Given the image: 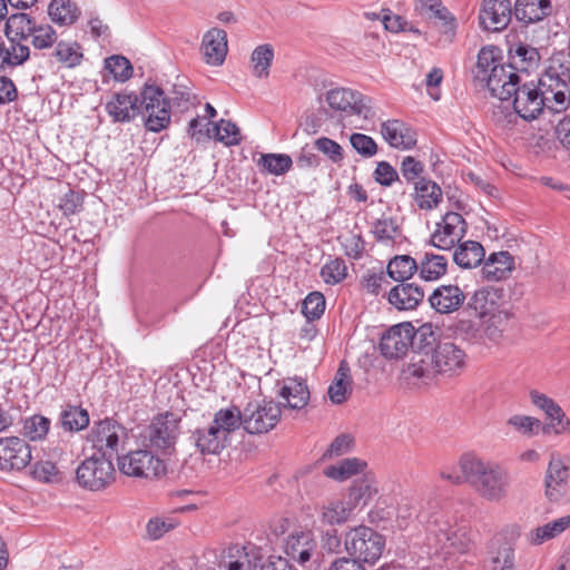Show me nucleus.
Wrapping results in <instances>:
<instances>
[{
	"instance_id": "48",
	"label": "nucleus",
	"mask_w": 570,
	"mask_h": 570,
	"mask_svg": "<svg viewBox=\"0 0 570 570\" xmlns=\"http://www.w3.org/2000/svg\"><path fill=\"white\" fill-rule=\"evenodd\" d=\"M274 59V49L271 45H259L250 56V70L253 76L259 79L269 76V68Z\"/></svg>"
},
{
	"instance_id": "13",
	"label": "nucleus",
	"mask_w": 570,
	"mask_h": 570,
	"mask_svg": "<svg viewBox=\"0 0 570 570\" xmlns=\"http://www.w3.org/2000/svg\"><path fill=\"white\" fill-rule=\"evenodd\" d=\"M89 440L100 455L111 459L125 444L127 431L117 422L106 419L94 425Z\"/></svg>"
},
{
	"instance_id": "35",
	"label": "nucleus",
	"mask_w": 570,
	"mask_h": 570,
	"mask_svg": "<svg viewBox=\"0 0 570 570\" xmlns=\"http://www.w3.org/2000/svg\"><path fill=\"white\" fill-rule=\"evenodd\" d=\"M440 186L426 178H420L414 184V202L420 209L432 210L442 202Z\"/></svg>"
},
{
	"instance_id": "11",
	"label": "nucleus",
	"mask_w": 570,
	"mask_h": 570,
	"mask_svg": "<svg viewBox=\"0 0 570 570\" xmlns=\"http://www.w3.org/2000/svg\"><path fill=\"white\" fill-rule=\"evenodd\" d=\"M318 544L311 531H299L287 537L285 553L306 570H317L320 566Z\"/></svg>"
},
{
	"instance_id": "28",
	"label": "nucleus",
	"mask_w": 570,
	"mask_h": 570,
	"mask_svg": "<svg viewBox=\"0 0 570 570\" xmlns=\"http://www.w3.org/2000/svg\"><path fill=\"white\" fill-rule=\"evenodd\" d=\"M424 298V291L414 283L400 282L391 288L389 303L400 311L414 309Z\"/></svg>"
},
{
	"instance_id": "9",
	"label": "nucleus",
	"mask_w": 570,
	"mask_h": 570,
	"mask_svg": "<svg viewBox=\"0 0 570 570\" xmlns=\"http://www.w3.org/2000/svg\"><path fill=\"white\" fill-rule=\"evenodd\" d=\"M154 450L130 451L118 458V468L121 473L134 478H158L166 472L161 459L153 453Z\"/></svg>"
},
{
	"instance_id": "8",
	"label": "nucleus",
	"mask_w": 570,
	"mask_h": 570,
	"mask_svg": "<svg viewBox=\"0 0 570 570\" xmlns=\"http://www.w3.org/2000/svg\"><path fill=\"white\" fill-rule=\"evenodd\" d=\"M115 468L111 459L104 455H92L83 460L76 471L78 484L90 491H100L111 484Z\"/></svg>"
},
{
	"instance_id": "1",
	"label": "nucleus",
	"mask_w": 570,
	"mask_h": 570,
	"mask_svg": "<svg viewBox=\"0 0 570 570\" xmlns=\"http://www.w3.org/2000/svg\"><path fill=\"white\" fill-rule=\"evenodd\" d=\"M458 465L460 472L449 466L442 468L440 478L456 485L468 482L475 494L488 503L501 504L509 499L511 475L501 464L466 452L459 458Z\"/></svg>"
},
{
	"instance_id": "4",
	"label": "nucleus",
	"mask_w": 570,
	"mask_h": 570,
	"mask_svg": "<svg viewBox=\"0 0 570 570\" xmlns=\"http://www.w3.org/2000/svg\"><path fill=\"white\" fill-rule=\"evenodd\" d=\"M428 543L434 553H464L473 544L470 531L465 527L451 524L446 519H435L428 528Z\"/></svg>"
},
{
	"instance_id": "64",
	"label": "nucleus",
	"mask_w": 570,
	"mask_h": 570,
	"mask_svg": "<svg viewBox=\"0 0 570 570\" xmlns=\"http://www.w3.org/2000/svg\"><path fill=\"white\" fill-rule=\"evenodd\" d=\"M32 473L35 479L46 483H51L59 480V469L56 463L50 460H42L37 462L33 466Z\"/></svg>"
},
{
	"instance_id": "43",
	"label": "nucleus",
	"mask_w": 570,
	"mask_h": 570,
	"mask_svg": "<svg viewBox=\"0 0 570 570\" xmlns=\"http://www.w3.org/2000/svg\"><path fill=\"white\" fill-rule=\"evenodd\" d=\"M48 14L53 23L67 27L78 20L80 10L71 0H51L48 6Z\"/></svg>"
},
{
	"instance_id": "21",
	"label": "nucleus",
	"mask_w": 570,
	"mask_h": 570,
	"mask_svg": "<svg viewBox=\"0 0 570 570\" xmlns=\"http://www.w3.org/2000/svg\"><path fill=\"white\" fill-rule=\"evenodd\" d=\"M355 510L344 494L323 501L316 508L317 519L323 525H343L352 520Z\"/></svg>"
},
{
	"instance_id": "47",
	"label": "nucleus",
	"mask_w": 570,
	"mask_h": 570,
	"mask_svg": "<svg viewBox=\"0 0 570 570\" xmlns=\"http://www.w3.org/2000/svg\"><path fill=\"white\" fill-rule=\"evenodd\" d=\"M52 57L67 68H75L82 61L81 47L76 41H58L53 47Z\"/></svg>"
},
{
	"instance_id": "19",
	"label": "nucleus",
	"mask_w": 570,
	"mask_h": 570,
	"mask_svg": "<svg viewBox=\"0 0 570 570\" xmlns=\"http://www.w3.org/2000/svg\"><path fill=\"white\" fill-rule=\"evenodd\" d=\"M263 559L262 549L253 543L234 544L223 551L219 568L223 570H255Z\"/></svg>"
},
{
	"instance_id": "26",
	"label": "nucleus",
	"mask_w": 570,
	"mask_h": 570,
	"mask_svg": "<svg viewBox=\"0 0 570 570\" xmlns=\"http://www.w3.org/2000/svg\"><path fill=\"white\" fill-rule=\"evenodd\" d=\"M465 295L461 287L453 284L438 286L429 297L431 306L441 314L458 311L464 303Z\"/></svg>"
},
{
	"instance_id": "24",
	"label": "nucleus",
	"mask_w": 570,
	"mask_h": 570,
	"mask_svg": "<svg viewBox=\"0 0 570 570\" xmlns=\"http://www.w3.org/2000/svg\"><path fill=\"white\" fill-rule=\"evenodd\" d=\"M106 111L115 122H129L140 114L139 97L132 91L115 94L106 104Z\"/></svg>"
},
{
	"instance_id": "7",
	"label": "nucleus",
	"mask_w": 570,
	"mask_h": 570,
	"mask_svg": "<svg viewBox=\"0 0 570 570\" xmlns=\"http://www.w3.org/2000/svg\"><path fill=\"white\" fill-rule=\"evenodd\" d=\"M180 417L165 412L154 417L144 435L145 444L155 452L169 453L179 435Z\"/></svg>"
},
{
	"instance_id": "62",
	"label": "nucleus",
	"mask_w": 570,
	"mask_h": 570,
	"mask_svg": "<svg viewBox=\"0 0 570 570\" xmlns=\"http://www.w3.org/2000/svg\"><path fill=\"white\" fill-rule=\"evenodd\" d=\"M325 309V298L320 292L309 293L303 302L302 312L308 320L320 318Z\"/></svg>"
},
{
	"instance_id": "55",
	"label": "nucleus",
	"mask_w": 570,
	"mask_h": 570,
	"mask_svg": "<svg viewBox=\"0 0 570 570\" xmlns=\"http://www.w3.org/2000/svg\"><path fill=\"white\" fill-rule=\"evenodd\" d=\"M58 42V35L56 30L48 23H37L30 43L36 50L51 49Z\"/></svg>"
},
{
	"instance_id": "14",
	"label": "nucleus",
	"mask_w": 570,
	"mask_h": 570,
	"mask_svg": "<svg viewBox=\"0 0 570 570\" xmlns=\"http://www.w3.org/2000/svg\"><path fill=\"white\" fill-rule=\"evenodd\" d=\"M539 89L535 81L522 79L512 92L513 110L523 120H534L542 114L546 105L541 98L543 94Z\"/></svg>"
},
{
	"instance_id": "54",
	"label": "nucleus",
	"mask_w": 570,
	"mask_h": 570,
	"mask_svg": "<svg viewBox=\"0 0 570 570\" xmlns=\"http://www.w3.org/2000/svg\"><path fill=\"white\" fill-rule=\"evenodd\" d=\"M213 137L226 146L237 145L240 141L239 130L237 126L228 120H220L207 128V137Z\"/></svg>"
},
{
	"instance_id": "39",
	"label": "nucleus",
	"mask_w": 570,
	"mask_h": 570,
	"mask_svg": "<svg viewBox=\"0 0 570 570\" xmlns=\"http://www.w3.org/2000/svg\"><path fill=\"white\" fill-rule=\"evenodd\" d=\"M37 21L28 13H13L7 18L4 33L8 40L22 42L30 39Z\"/></svg>"
},
{
	"instance_id": "20",
	"label": "nucleus",
	"mask_w": 570,
	"mask_h": 570,
	"mask_svg": "<svg viewBox=\"0 0 570 570\" xmlns=\"http://www.w3.org/2000/svg\"><path fill=\"white\" fill-rule=\"evenodd\" d=\"M29 444L17 436L0 438V469L22 470L31 461Z\"/></svg>"
},
{
	"instance_id": "51",
	"label": "nucleus",
	"mask_w": 570,
	"mask_h": 570,
	"mask_svg": "<svg viewBox=\"0 0 570 570\" xmlns=\"http://www.w3.org/2000/svg\"><path fill=\"white\" fill-rule=\"evenodd\" d=\"M507 425L514 432L528 438L538 435L540 429L547 432V426H543L539 419L524 414L511 415L507 420Z\"/></svg>"
},
{
	"instance_id": "58",
	"label": "nucleus",
	"mask_w": 570,
	"mask_h": 570,
	"mask_svg": "<svg viewBox=\"0 0 570 570\" xmlns=\"http://www.w3.org/2000/svg\"><path fill=\"white\" fill-rule=\"evenodd\" d=\"M50 430V420L42 415H32L24 421L23 434L31 441H41Z\"/></svg>"
},
{
	"instance_id": "36",
	"label": "nucleus",
	"mask_w": 570,
	"mask_h": 570,
	"mask_svg": "<svg viewBox=\"0 0 570 570\" xmlns=\"http://www.w3.org/2000/svg\"><path fill=\"white\" fill-rule=\"evenodd\" d=\"M30 55L28 45L12 40L0 42V72L23 65Z\"/></svg>"
},
{
	"instance_id": "22",
	"label": "nucleus",
	"mask_w": 570,
	"mask_h": 570,
	"mask_svg": "<svg viewBox=\"0 0 570 570\" xmlns=\"http://www.w3.org/2000/svg\"><path fill=\"white\" fill-rule=\"evenodd\" d=\"M540 91L543 94L541 98L546 105L554 110H562L567 105L568 85L566 80L554 71H547L535 82Z\"/></svg>"
},
{
	"instance_id": "10",
	"label": "nucleus",
	"mask_w": 570,
	"mask_h": 570,
	"mask_svg": "<svg viewBox=\"0 0 570 570\" xmlns=\"http://www.w3.org/2000/svg\"><path fill=\"white\" fill-rule=\"evenodd\" d=\"M282 410L273 401L250 402L243 410V429L249 434L273 430L281 420Z\"/></svg>"
},
{
	"instance_id": "16",
	"label": "nucleus",
	"mask_w": 570,
	"mask_h": 570,
	"mask_svg": "<svg viewBox=\"0 0 570 570\" xmlns=\"http://www.w3.org/2000/svg\"><path fill=\"white\" fill-rule=\"evenodd\" d=\"M324 100L334 111L347 115H357L368 118L371 108L365 104V97L351 88L337 87L330 89L324 95Z\"/></svg>"
},
{
	"instance_id": "25",
	"label": "nucleus",
	"mask_w": 570,
	"mask_h": 570,
	"mask_svg": "<svg viewBox=\"0 0 570 570\" xmlns=\"http://www.w3.org/2000/svg\"><path fill=\"white\" fill-rule=\"evenodd\" d=\"M381 135L391 147L396 149H411L416 144L415 131L397 119L383 121L381 124Z\"/></svg>"
},
{
	"instance_id": "41",
	"label": "nucleus",
	"mask_w": 570,
	"mask_h": 570,
	"mask_svg": "<svg viewBox=\"0 0 570 570\" xmlns=\"http://www.w3.org/2000/svg\"><path fill=\"white\" fill-rule=\"evenodd\" d=\"M509 320L510 313L505 309H501L495 314L480 320L483 343H500L503 338V333L508 328Z\"/></svg>"
},
{
	"instance_id": "56",
	"label": "nucleus",
	"mask_w": 570,
	"mask_h": 570,
	"mask_svg": "<svg viewBox=\"0 0 570 570\" xmlns=\"http://www.w3.org/2000/svg\"><path fill=\"white\" fill-rule=\"evenodd\" d=\"M258 165L268 174L279 176L292 168L293 160L286 154H265L259 158Z\"/></svg>"
},
{
	"instance_id": "6",
	"label": "nucleus",
	"mask_w": 570,
	"mask_h": 570,
	"mask_svg": "<svg viewBox=\"0 0 570 570\" xmlns=\"http://www.w3.org/2000/svg\"><path fill=\"white\" fill-rule=\"evenodd\" d=\"M140 112L145 115L147 130L159 132L170 124V106L163 89L156 85L146 83L140 90Z\"/></svg>"
},
{
	"instance_id": "50",
	"label": "nucleus",
	"mask_w": 570,
	"mask_h": 570,
	"mask_svg": "<svg viewBox=\"0 0 570 570\" xmlns=\"http://www.w3.org/2000/svg\"><path fill=\"white\" fill-rule=\"evenodd\" d=\"M60 422L65 430L78 432L89 425V414L80 406L67 405L60 413Z\"/></svg>"
},
{
	"instance_id": "29",
	"label": "nucleus",
	"mask_w": 570,
	"mask_h": 570,
	"mask_svg": "<svg viewBox=\"0 0 570 570\" xmlns=\"http://www.w3.org/2000/svg\"><path fill=\"white\" fill-rule=\"evenodd\" d=\"M193 439L202 454H219L229 443L213 422L196 429Z\"/></svg>"
},
{
	"instance_id": "40",
	"label": "nucleus",
	"mask_w": 570,
	"mask_h": 570,
	"mask_svg": "<svg viewBox=\"0 0 570 570\" xmlns=\"http://www.w3.org/2000/svg\"><path fill=\"white\" fill-rule=\"evenodd\" d=\"M551 8L550 0H517L514 14L520 21L533 23L549 16Z\"/></svg>"
},
{
	"instance_id": "31",
	"label": "nucleus",
	"mask_w": 570,
	"mask_h": 570,
	"mask_svg": "<svg viewBox=\"0 0 570 570\" xmlns=\"http://www.w3.org/2000/svg\"><path fill=\"white\" fill-rule=\"evenodd\" d=\"M379 493V483L372 473H365L362 479L356 480L343 493L354 510L357 507H365Z\"/></svg>"
},
{
	"instance_id": "15",
	"label": "nucleus",
	"mask_w": 570,
	"mask_h": 570,
	"mask_svg": "<svg viewBox=\"0 0 570 570\" xmlns=\"http://www.w3.org/2000/svg\"><path fill=\"white\" fill-rule=\"evenodd\" d=\"M466 233V223L461 214L449 212L443 215L431 234L430 243L439 249L450 250L461 242Z\"/></svg>"
},
{
	"instance_id": "3",
	"label": "nucleus",
	"mask_w": 570,
	"mask_h": 570,
	"mask_svg": "<svg viewBox=\"0 0 570 570\" xmlns=\"http://www.w3.org/2000/svg\"><path fill=\"white\" fill-rule=\"evenodd\" d=\"M495 47H483L478 55L475 77L485 82L491 95L502 101L509 100L523 76L513 66L501 62Z\"/></svg>"
},
{
	"instance_id": "59",
	"label": "nucleus",
	"mask_w": 570,
	"mask_h": 570,
	"mask_svg": "<svg viewBox=\"0 0 570 570\" xmlns=\"http://www.w3.org/2000/svg\"><path fill=\"white\" fill-rule=\"evenodd\" d=\"M177 525L178 522L171 517H154L146 524V533L150 540H158Z\"/></svg>"
},
{
	"instance_id": "53",
	"label": "nucleus",
	"mask_w": 570,
	"mask_h": 570,
	"mask_svg": "<svg viewBox=\"0 0 570 570\" xmlns=\"http://www.w3.org/2000/svg\"><path fill=\"white\" fill-rule=\"evenodd\" d=\"M529 397L531 403L546 414L547 419L550 421V426L554 423L557 417H562L563 410L557 402H554V400L549 397L547 394L541 393L537 390H532L529 393Z\"/></svg>"
},
{
	"instance_id": "23",
	"label": "nucleus",
	"mask_w": 570,
	"mask_h": 570,
	"mask_svg": "<svg viewBox=\"0 0 570 570\" xmlns=\"http://www.w3.org/2000/svg\"><path fill=\"white\" fill-rule=\"evenodd\" d=\"M512 18L510 0H483L480 11V24L489 31H501L508 27Z\"/></svg>"
},
{
	"instance_id": "57",
	"label": "nucleus",
	"mask_w": 570,
	"mask_h": 570,
	"mask_svg": "<svg viewBox=\"0 0 570 570\" xmlns=\"http://www.w3.org/2000/svg\"><path fill=\"white\" fill-rule=\"evenodd\" d=\"M105 68L112 75L114 79L125 82L132 76V66L124 56H111L105 60Z\"/></svg>"
},
{
	"instance_id": "27",
	"label": "nucleus",
	"mask_w": 570,
	"mask_h": 570,
	"mask_svg": "<svg viewBox=\"0 0 570 570\" xmlns=\"http://www.w3.org/2000/svg\"><path fill=\"white\" fill-rule=\"evenodd\" d=\"M202 51L206 63L223 65L228 51L227 33L218 28L209 29L203 37Z\"/></svg>"
},
{
	"instance_id": "52",
	"label": "nucleus",
	"mask_w": 570,
	"mask_h": 570,
	"mask_svg": "<svg viewBox=\"0 0 570 570\" xmlns=\"http://www.w3.org/2000/svg\"><path fill=\"white\" fill-rule=\"evenodd\" d=\"M372 233L377 242L392 244L401 236V229L391 217L379 218L372 226Z\"/></svg>"
},
{
	"instance_id": "18",
	"label": "nucleus",
	"mask_w": 570,
	"mask_h": 570,
	"mask_svg": "<svg viewBox=\"0 0 570 570\" xmlns=\"http://www.w3.org/2000/svg\"><path fill=\"white\" fill-rule=\"evenodd\" d=\"M415 330L411 323H400L390 327L380 340V351L386 358L404 356L413 343Z\"/></svg>"
},
{
	"instance_id": "37",
	"label": "nucleus",
	"mask_w": 570,
	"mask_h": 570,
	"mask_svg": "<svg viewBox=\"0 0 570 570\" xmlns=\"http://www.w3.org/2000/svg\"><path fill=\"white\" fill-rule=\"evenodd\" d=\"M570 528V514L539 525L527 533V541L532 546H541L559 537Z\"/></svg>"
},
{
	"instance_id": "12",
	"label": "nucleus",
	"mask_w": 570,
	"mask_h": 570,
	"mask_svg": "<svg viewBox=\"0 0 570 570\" xmlns=\"http://www.w3.org/2000/svg\"><path fill=\"white\" fill-rule=\"evenodd\" d=\"M546 495L559 501L570 492V458L552 453L544 476Z\"/></svg>"
},
{
	"instance_id": "2",
	"label": "nucleus",
	"mask_w": 570,
	"mask_h": 570,
	"mask_svg": "<svg viewBox=\"0 0 570 570\" xmlns=\"http://www.w3.org/2000/svg\"><path fill=\"white\" fill-rule=\"evenodd\" d=\"M468 365L465 351L452 341H439L435 345H425L415 352L403 373L406 380L415 384L429 385L438 377L460 376Z\"/></svg>"
},
{
	"instance_id": "61",
	"label": "nucleus",
	"mask_w": 570,
	"mask_h": 570,
	"mask_svg": "<svg viewBox=\"0 0 570 570\" xmlns=\"http://www.w3.org/2000/svg\"><path fill=\"white\" fill-rule=\"evenodd\" d=\"M514 566V551L504 544L492 553L489 560V570H512Z\"/></svg>"
},
{
	"instance_id": "49",
	"label": "nucleus",
	"mask_w": 570,
	"mask_h": 570,
	"mask_svg": "<svg viewBox=\"0 0 570 570\" xmlns=\"http://www.w3.org/2000/svg\"><path fill=\"white\" fill-rule=\"evenodd\" d=\"M414 273H417V261L409 255L395 256L387 264V274L396 282H405Z\"/></svg>"
},
{
	"instance_id": "60",
	"label": "nucleus",
	"mask_w": 570,
	"mask_h": 570,
	"mask_svg": "<svg viewBox=\"0 0 570 570\" xmlns=\"http://www.w3.org/2000/svg\"><path fill=\"white\" fill-rule=\"evenodd\" d=\"M346 265L341 258L326 263L321 269V276L326 284H338L346 277Z\"/></svg>"
},
{
	"instance_id": "45",
	"label": "nucleus",
	"mask_w": 570,
	"mask_h": 570,
	"mask_svg": "<svg viewBox=\"0 0 570 570\" xmlns=\"http://www.w3.org/2000/svg\"><path fill=\"white\" fill-rule=\"evenodd\" d=\"M212 422L229 442L230 434L243 428V411L237 406L220 409L214 414Z\"/></svg>"
},
{
	"instance_id": "33",
	"label": "nucleus",
	"mask_w": 570,
	"mask_h": 570,
	"mask_svg": "<svg viewBox=\"0 0 570 570\" xmlns=\"http://www.w3.org/2000/svg\"><path fill=\"white\" fill-rule=\"evenodd\" d=\"M448 266L449 259L446 256L424 252L417 261V274L425 282H436L446 274Z\"/></svg>"
},
{
	"instance_id": "38",
	"label": "nucleus",
	"mask_w": 570,
	"mask_h": 570,
	"mask_svg": "<svg viewBox=\"0 0 570 570\" xmlns=\"http://www.w3.org/2000/svg\"><path fill=\"white\" fill-rule=\"evenodd\" d=\"M352 376L350 366L346 362H341L334 375L332 383L328 386L327 394L332 403L342 404L352 393Z\"/></svg>"
},
{
	"instance_id": "42",
	"label": "nucleus",
	"mask_w": 570,
	"mask_h": 570,
	"mask_svg": "<svg viewBox=\"0 0 570 570\" xmlns=\"http://www.w3.org/2000/svg\"><path fill=\"white\" fill-rule=\"evenodd\" d=\"M366 466V462L358 458H347L326 466L323 473L332 480L343 482L356 474L363 473Z\"/></svg>"
},
{
	"instance_id": "32",
	"label": "nucleus",
	"mask_w": 570,
	"mask_h": 570,
	"mask_svg": "<svg viewBox=\"0 0 570 570\" xmlns=\"http://www.w3.org/2000/svg\"><path fill=\"white\" fill-rule=\"evenodd\" d=\"M514 268V258L509 252L492 253L484 262L482 274L489 282H499L509 277Z\"/></svg>"
},
{
	"instance_id": "63",
	"label": "nucleus",
	"mask_w": 570,
	"mask_h": 570,
	"mask_svg": "<svg viewBox=\"0 0 570 570\" xmlns=\"http://www.w3.org/2000/svg\"><path fill=\"white\" fill-rule=\"evenodd\" d=\"M352 147L363 157L370 158L377 153V145L374 139L364 134H352L350 137Z\"/></svg>"
},
{
	"instance_id": "34",
	"label": "nucleus",
	"mask_w": 570,
	"mask_h": 570,
	"mask_svg": "<svg viewBox=\"0 0 570 570\" xmlns=\"http://www.w3.org/2000/svg\"><path fill=\"white\" fill-rule=\"evenodd\" d=\"M415 11L422 17L440 20L444 27V33L454 35L456 29L455 18L442 4L441 0H416Z\"/></svg>"
},
{
	"instance_id": "5",
	"label": "nucleus",
	"mask_w": 570,
	"mask_h": 570,
	"mask_svg": "<svg viewBox=\"0 0 570 570\" xmlns=\"http://www.w3.org/2000/svg\"><path fill=\"white\" fill-rule=\"evenodd\" d=\"M344 549L351 557H357L367 564H374L385 547L384 537L374 529L361 524L344 532Z\"/></svg>"
},
{
	"instance_id": "17",
	"label": "nucleus",
	"mask_w": 570,
	"mask_h": 570,
	"mask_svg": "<svg viewBox=\"0 0 570 570\" xmlns=\"http://www.w3.org/2000/svg\"><path fill=\"white\" fill-rule=\"evenodd\" d=\"M277 405L282 410H302L309 401V390L306 381L298 376L284 377L275 383Z\"/></svg>"
},
{
	"instance_id": "46",
	"label": "nucleus",
	"mask_w": 570,
	"mask_h": 570,
	"mask_svg": "<svg viewBox=\"0 0 570 570\" xmlns=\"http://www.w3.org/2000/svg\"><path fill=\"white\" fill-rule=\"evenodd\" d=\"M539 59L540 56L535 48L528 45H518L514 49L510 50L511 62L508 65L513 66L514 71L519 70V73L524 77V72L537 67Z\"/></svg>"
},
{
	"instance_id": "44",
	"label": "nucleus",
	"mask_w": 570,
	"mask_h": 570,
	"mask_svg": "<svg viewBox=\"0 0 570 570\" xmlns=\"http://www.w3.org/2000/svg\"><path fill=\"white\" fill-rule=\"evenodd\" d=\"M484 258L483 246L473 240L461 243L453 253V261L462 268H473Z\"/></svg>"
},
{
	"instance_id": "30",
	"label": "nucleus",
	"mask_w": 570,
	"mask_h": 570,
	"mask_svg": "<svg viewBox=\"0 0 570 570\" xmlns=\"http://www.w3.org/2000/svg\"><path fill=\"white\" fill-rule=\"evenodd\" d=\"M468 308L480 320L501 311L498 291L482 287L474 292L468 302Z\"/></svg>"
}]
</instances>
